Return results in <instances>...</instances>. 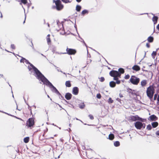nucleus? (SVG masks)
Returning <instances> with one entry per match:
<instances>
[{"instance_id":"nucleus-1","label":"nucleus","mask_w":159,"mask_h":159,"mask_svg":"<svg viewBox=\"0 0 159 159\" xmlns=\"http://www.w3.org/2000/svg\"><path fill=\"white\" fill-rule=\"evenodd\" d=\"M30 66L32 67V69H33L34 71V73L35 74V76L37 79L41 80L46 85L48 86L50 88H52L53 89L55 90L56 93H59V91L56 88L44 77L36 67L31 64H30ZM29 69L30 70H31L32 68H29Z\"/></svg>"},{"instance_id":"nucleus-2","label":"nucleus","mask_w":159,"mask_h":159,"mask_svg":"<svg viewBox=\"0 0 159 159\" xmlns=\"http://www.w3.org/2000/svg\"><path fill=\"white\" fill-rule=\"evenodd\" d=\"M53 2L55 5L53 6V8L58 11L62 10L64 8V5L60 0H53Z\"/></svg>"},{"instance_id":"nucleus-3","label":"nucleus","mask_w":159,"mask_h":159,"mask_svg":"<svg viewBox=\"0 0 159 159\" xmlns=\"http://www.w3.org/2000/svg\"><path fill=\"white\" fill-rule=\"evenodd\" d=\"M154 93L155 89L153 85H150L147 88L146 91L147 95L150 100L152 98Z\"/></svg>"},{"instance_id":"nucleus-4","label":"nucleus","mask_w":159,"mask_h":159,"mask_svg":"<svg viewBox=\"0 0 159 159\" xmlns=\"http://www.w3.org/2000/svg\"><path fill=\"white\" fill-rule=\"evenodd\" d=\"M35 118L34 117L29 118L26 121V126L28 128H30L31 129L33 127L35 124Z\"/></svg>"},{"instance_id":"nucleus-5","label":"nucleus","mask_w":159,"mask_h":159,"mask_svg":"<svg viewBox=\"0 0 159 159\" xmlns=\"http://www.w3.org/2000/svg\"><path fill=\"white\" fill-rule=\"evenodd\" d=\"M140 80V79L135 75L131 76L129 79L130 82L134 85H137L139 83Z\"/></svg>"},{"instance_id":"nucleus-6","label":"nucleus","mask_w":159,"mask_h":159,"mask_svg":"<svg viewBox=\"0 0 159 159\" xmlns=\"http://www.w3.org/2000/svg\"><path fill=\"white\" fill-rule=\"evenodd\" d=\"M109 75L111 77H113L114 80H117V78H121L118 71L116 70H112L111 71L109 72Z\"/></svg>"},{"instance_id":"nucleus-7","label":"nucleus","mask_w":159,"mask_h":159,"mask_svg":"<svg viewBox=\"0 0 159 159\" xmlns=\"http://www.w3.org/2000/svg\"><path fill=\"white\" fill-rule=\"evenodd\" d=\"M135 128L138 129H141L142 128L144 129L145 127V124L141 122L137 121L134 123Z\"/></svg>"},{"instance_id":"nucleus-8","label":"nucleus","mask_w":159,"mask_h":159,"mask_svg":"<svg viewBox=\"0 0 159 159\" xmlns=\"http://www.w3.org/2000/svg\"><path fill=\"white\" fill-rule=\"evenodd\" d=\"M129 120L132 121H135L136 120L143 121L142 119L138 115H137L135 116H130L129 117Z\"/></svg>"},{"instance_id":"nucleus-9","label":"nucleus","mask_w":159,"mask_h":159,"mask_svg":"<svg viewBox=\"0 0 159 159\" xmlns=\"http://www.w3.org/2000/svg\"><path fill=\"white\" fill-rule=\"evenodd\" d=\"M66 52L65 53H67L69 55H75L76 52V50L68 48L66 49Z\"/></svg>"},{"instance_id":"nucleus-10","label":"nucleus","mask_w":159,"mask_h":159,"mask_svg":"<svg viewBox=\"0 0 159 159\" xmlns=\"http://www.w3.org/2000/svg\"><path fill=\"white\" fill-rule=\"evenodd\" d=\"M127 92L129 93L130 95H131L133 96L137 95V93L135 90L129 88L127 89Z\"/></svg>"},{"instance_id":"nucleus-11","label":"nucleus","mask_w":159,"mask_h":159,"mask_svg":"<svg viewBox=\"0 0 159 159\" xmlns=\"http://www.w3.org/2000/svg\"><path fill=\"white\" fill-rule=\"evenodd\" d=\"M93 152L92 151H88L86 152L87 157L89 158H92L93 157Z\"/></svg>"},{"instance_id":"nucleus-12","label":"nucleus","mask_w":159,"mask_h":159,"mask_svg":"<svg viewBox=\"0 0 159 159\" xmlns=\"http://www.w3.org/2000/svg\"><path fill=\"white\" fill-rule=\"evenodd\" d=\"M148 120L151 121H156L158 120V117L154 115H152L149 116Z\"/></svg>"},{"instance_id":"nucleus-13","label":"nucleus","mask_w":159,"mask_h":159,"mask_svg":"<svg viewBox=\"0 0 159 159\" xmlns=\"http://www.w3.org/2000/svg\"><path fill=\"white\" fill-rule=\"evenodd\" d=\"M79 93V89L77 87H74L72 90V93L75 95H77Z\"/></svg>"},{"instance_id":"nucleus-14","label":"nucleus","mask_w":159,"mask_h":159,"mask_svg":"<svg viewBox=\"0 0 159 159\" xmlns=\"http://www.w3.org/2000/svg\"><path fill=\"white\" fill-rule=\"evenodd\" d=\"M72 95L70 93H66L65 95V98L67 100H69L71 98Z\"/></svg>"},{"instance_id":"nucleus-15","label":"nucleus","mask_w":159,"mask_h":159,"mask_svg":"<svg viewBox=\"0 0 159 159\" xmlns=\"http://www.w3.org/2000/svg\"><path fill=\"white\" fill-rule=\"evenodd\" d=\"M132 69L136 71H139L140 70V67L137 65H135L132 67Z\"/></svg>"},{"instance_id":"nucleus-16","label":"nucleus","mask_w":159,"mask_h":159,"mask_svg":"<svg viewBox=\"0 0 159 159\" xmlns=\"http://www.w3.org/2000/svg\"><path fill=\"white\" fill-rule=\"evenodd\" d=\"M147 83V80H144L141 82V85L142 87H144L146 86Z\"/></svg>"},{"instance_id":"nucleus-17","label":"nucleus","mask_w":159,"mask_h":159,"mask_svg":"<svg viewBox=\"0 0 159 159\" xmlns=\"http://www.w3.org/2000/svg\"><path fill=\"white\" fill-rule=\"evenodd\" d=\"M109 85L110 87L114 88L116 86V83L113 81H111L110 82Z\"/></svg>"},{"instance_id":"nucleus-18","label":"nucleus","mask_w":159,"mask_h":159,"mask_svg":"<svg viewBox=\"0 0 159 159\" xmlns=\"http://www.w3.org/2000/svg\"><path fill=\"white\" fill-rule=\"evenodd\" d=\"M158 18L157 16H154L152 18V21L154 22V24H156Z\"/></svg>"},{"instance_id":"nucleus-19","label":"nucleus","mask_w":159,"mask_h":159,"mask_svg":"<svg viewBox=\"0 0 159 159\" xmlns=\"http://www.w3.org/2000/svg\"><path fill=\"white\" fill-rule=\"evenodd\" d=\"M151 125L153 128H155L158 126V123L157 122H152Z\"/></svg>"},{"instance_id":"nucleus-20","label":"nucleus","mask_w":159,"mask_h":159,"mask_svg":"<svg viewBox=\"0 0 159 159\" xmlns=\"http://www.w3.org/2000/svg\"><path fill=\"white\" fill-rule=\"evenodd\" d=\"M115 138L114 135L112 134H110L108 136V138L109 140H112Z\"/></svg>"},{"instance_id":"nucleus-21","label":"nucleus","mask_w":159,"mask_h":159,"mask_svg":"<svg viewBox=\"0 0 159 159\" xmlns=\"http://www.w3.org/2000/svg\"><path fill=\"white\" fill-rule=\"evenodd\" d=\"M118 72L121 77V74H124L125 72L124 70L122 68H120L118 69Z\"/></svg>"},{"instance_id":"nucleus-22","label":"nucleus","mask_w":159,"mask_h":159,"mask_svg":"<svg viewBox=\"0 0 159 159\" xmlns=\"http://www.w3.org/2000/svg\"><path fill=\"white\" fill-rule=\"evenodd\" d=\"M50 35L49 34H48L47 35L46 38L47 42L48 44H50L51 42V39L50 38Z\"/></svg>"},{"instance_id":"nucleus-23","label":"nucleus","mask_w":159,"mask_h":159,"mask_svg":"<svg viewBox=\"0 0 159 159\" xmlns=\"http://www.w3.org/2000/svg\"><path fill=\"white\" fill-rule=\"evenodd\" d=\"M65 85L66 87H70L71 86V84L70 81H67L66 82Z\"/></svg>"},{"instance_id":"nucleus-24","label":"nucleus","mask_w":159,"mask_h":159,"mask_svg":"<svg viewBox=\"0 0 159 159\" xmlns=\"http://www.w3.org/2000/svg\"><path fill=\"white\" fill-rule=\"evenodd\" d=\"M148 40L149 43H152L153 41V38L152 37L149 36L148 38Z\"/></svg>"},{"instance_id":"nucleus-25","label":"nucleus","mask_w":159,"mask_h":159,"mask_svg":"<svg viewBox=\"0 0 159 159\" xmlns=\"http://www.w3.org/2000/svg\"><path fill=\"white\" fill-rule=\"evenodd\" d=\"M79 107L81 109H84L85 107V105L84 103H82L79 104Z\"/></svg>"},{"instance_id":"nucleus-26","label":"nucleus","mask_w":159,"mask_h":159,"mask_svg":"<svg viewBox=\"0 0 159 159\" xmlns=\"http://www.w3.org/2000/svg\"><path fill=\"white\" fill-rule=\"evenodd\" d=\"M29 140L30 138L29 137H26L24 139V141L25 143H27L29 142Z\"/></svg>"},{"instance_id":"nucleus-27","label":"nucleus","mask_w":159,"mask_h":159,"mask_svg":"<svg viewBox=\"0 0 159 159\" xmlns=\"http://www.w3.org/2000/svg\"><path fill=\"white\" fill-rule=\"evenodd\" d=\"M114 145L115 146L118 147L120 145V143L118 141H116L114 142Z\"/></svg>"},{"instance_id":"nucleus-28","label":"nucleus","mask_w":159,"mask_h":159,"mask_svg":"<svg viewBox=\"0 0 159 159\" xmlns=\"http://www.w3.org/2000/svg\"><path fill=\"white\" fill-rule=\"evenodd\" d=\"M81 9V7L80 5H77L76 8V10L77 11H80Z\"/></svg>"},{"instance_id":"nucleus-29","label":"nucleus","mask_w":159,"mask_h":159,"mask_svg":"<svg viewBox=\"0 0 159 159\" xmlns=\"http://www.w3.org/2000/svg\"><path fill=\"white\" fill-rule=\"evenodd\" d=\"M108 102L109 104L112 103L113 102V100L111 98H110L108 100Z\"/></svg>"},{"instance_id":"nucleus-30","label":"nucleus","mask_w":159,"mask_h":159,"mask_svg":"<svg viewBox=\"0 0 159 159\" xmlns=\"http://www.w3.org/2000/svg\"><path fill=\"white\" fill-rule=\"evenodd\" d=\"M152 127L150 124L148 125L147 127V129L149 130H151L152 129Z\"/></svg>"},{"instance_id":"nucleus-31","label":"nucleus","mask_w":159,"mask_h":159,"mask_svg":"<svg viewBox=\"0 0 159 159\" xmlns=\"http://www.w3.org/2000/svg\"><path fill=\"white\" fill-rule=\"evenodd\" d=\"M62 1L65 3H70L71 2L70 0H61Z\"/></svg>"},{"instance_id":"nucleus-32","label":"nucleus","mask_w":159,"mask_h":159,"mask_svg":"<svg viewBox=\"0 0 159 159\" xmlns=\"http://www.w3.org/2000/svg\"><path fill=\"white\" fill-rule=\"evenodd\" d=\"M88 11L87 10H84L82 11L81 14L83 15H84L85 14L88 13Z\"/></svg>"},{"instance_id":"nucleus-33","label":"nucleus","mask_w":159,"mask_h":159,"mask_svg":"<svg viewBox=\"0 0 159 159\" xmlns=\"http://www.w3.org/2000/svg\"><path fill=\"white\" fill-rule=\"evenodd\" d=\"M21 3H23L24 4H26L27 2V0H20Z\"/></svg>"},{"instance_id":"nucleus-34","label":"nucleus","mask_w":159,"mask_h":159,"mask_svg":"<svg viewBox=\"0 0 159 159\" xmlns=\"http://www.w3.org/2000/svg\"><path fill=\"white\" fill-rule=\"evenodd\" d=\"M100 81L101 82H103L105 80V78L103 77H102L99 78Z\"/></svg>"},{"instance_id":"nucleus-35","label":"nucleus","mask_w":159,"mask_h":159,"mask_svg":"<svg viewBox=\"0 0 159 159\" xmlns=\"http://www.w3.org/2000/svg\"><path fill=\"white\" fill-rule=\"evenodd\" d=\"M129 78H130V75L129 74L125 75L124 77V78L126 80L129 79Z\"/></svg>"},{"instance_id":"nucleus-36","label":"nucleus","mask_w":159,"mask_h":159,"mask_svg":"<svg viewBox=\"0 0 159 159\" xmlns=\"http://www.w3.org/2000/svg\"><path fill=\"white\" fill-rule=\"evenodd\" d=\"M116 80V84H119L120 83V80H118V78H117V80Z\"/></svg>"},{"instance_id":"nucleus-37","label":"nucleus","mask_w":159,"mask_h":159,"mask_svg":"<svg viewBox=\"0 0 159 159\" xmlns=\"http://www.w3.org/2000/svg\"><path fill=\"white\" fill-rule=\"evenodd\" d=\"M97 97L98 99H100L101 98V95L100 93L97 94L96 96Z\"/></svg>"},{"instance_id":"nucleus-38","label":"nucleus","mask_w":159,"mask_h":159,"mask_svg":"<svg viewBox=\"0 0 159 159\" xmlns=\"http://www.w3.org/2000/svg\"><path fill=\"white\" fill-rule=\"evenodd\" d=\"M89 117L90 119L91 120H93L94 119V117L93 115L90 114L89 115Z\"/></svg>"},{"instance_id":"nucleus-39","label":"nucleus","mask_w":159,"mask_h":159,"mask_svg":"<svg viewBox=\"0 0 159 159\" xmlns=\"http://www.w3.org/2000/svg\"><path fill=\"white\" fill-rule=\"evenodd\" d=\"M157 97V94H155L154 95V100H156Z\"/></svg>"},{"instance_id":"nucleus-40","label":"nucleus","mask_w":159,"mask_h":159,"mask_svg":"<svg viewBox=\"0 0 159 159\" xmlns=\"http://www.w3.org/2000/svg\"><path fill=\"white\" fill-rule=\"evenodd\" d=\"M11 48L12 49H15V45L14 44H11Z\"/></svg>"},{"instance_id":"nucleus-41","label":"nucleus","mask_w":159,"mask_h":159,"mask_svg":"<svg viewBox=\"0 0 159 159\" xmlns=\"http://www.w3.org/2000/svg\"><path fill=\"white\" fill-rule=\"evenodd\" d=\"M25 60H26V59L25 58H23L20 60V62H24V61Z\"/></svg>"},{"instance_id":"nucleus-42","label":"nucleus","mask_w":159,"mask_h":159,"mask_svg":"<svg viewBox=\"0 0 159 159\" xmlns=\"http://www.w3.org/2000/svg\"><path fill=\"white\" fill-rule=\"evenodd\" d=\"M156 134L157 136H159V130L156 132Z\"/></svg>"},{"instance_id":"nucleus-43","label":"nucleus","mask_w":159,"mask_h":159,"mask_svg":"<svg viewBox=\"0 0 159 159\" xmlns=\"http://www.w3.org/2000/svg\"><path fill=\"white\" fill-rule=\"evenodd\" d=\"M146 46L148 48H149L150 47V44L148 43H147L146 44Z\"/></svg>"},{"instance_id":"nucleus-44","label":"nucleus","mask_w":159,"mask_h":159,"mask_svg":"<svg viewBox=\"0 0 159 159\" xmlns=\"http://www.w3.org/2000/svg\"><path fill=\"white\" fill-rule=\"evenodd\" d=\"M28 108L30 110L31 114H32V111L31 109V107H29Z\"/></svg>"},{"instance_id":"nucleus-45","label":"nucleus","mask_w":159,"mask_h":159,"mask_svg":"<svg viewBox=\"0 0 159 159\" xmlns=\"http://www.w3.org/2000/svg\"><path fill=\"white\" fill-rule=\"evenodd\" d=\"M156 55V52L153 51L152 53V55Z\"/></svg>"},{"instance_id":"nucleus-46","label":"nucleus","mask_w":159,"mask_h":159,"mask_svg":"<svg viewBox=\"0 0 159 159\" xmlns=\"http://www.w3.org/2000/svg\"><path fill=\"white\" fill-rule=\"evenodd\" d=\"M91 61V60L90 59L89 60V59H88V61H87V62L88 63H90Z\"/></svg>"},{"instance_id":"nucleus-47","label":"nucleus","mask_w":159,"mask_h":159,"mask_svg":"<svg viewBox=\"0 0 159 159\" xmlns=\"http://www.w3.org/2000/svg\"><path fill=\"white\" fill-rule=\"evenodd\" d=\"M157 29L159 30V24H158L157 26Z\"/></svg>"},{"instance_id":"nucleus-48","label":"nucleus","mask_w":159,"mask_h":159,"mask_svg":"<svg viewBox=\"0 0 159 159\" xmlns=\"http://www.w3.org/2000/svg\"><path fill=\"white\" fill-rule=\"evenodd\" d=\"M119 96L121 98L123 97V96L120 93L119 94Z\"/></svg>"},{"instance_id":"nucleus-49","label":"nucleus","mask_w":159,"mask_h":159,"mask_svg":"<svg viewBox=\"0 0 159 159\" xmlns=\"http://www.w3.org/2000/svg\"><path fill=\"white\" fill-rule=\"evenodd\" d=\"M0 17L1 18H2V15L1 12H0Z\"/></svg>"},{"instance_id":"nucleus-50","label":"nucleus","mask_w":159,"mask_h":159,"mask_svg":"<svg viewBox=\"0 0 159 159\" xmlns=\"http://www.w3.org/2000/svg\"><path fill=\"white\" fill-rule=\"evenodd\" d=\"M157 101L159 102V95H158V98H157Z\"/></svg>"},{"instance_id":"nucleus-51","label":"nucleus","mask_w":159,"mask_h":159,"mask_svg":"<svg viewBox=\"0 0 159 159\" xmlns=\"http://www.w3.org/2000/svg\"><path fill=\"white\" fill-rule=\"evenodd\" d=\"M82 0H76V1L78 2H80Z\"/></svg>"},{"instance_id":"nucleus-52","label":"nucleus","mask_w":159,"mask_h":159,"mask_svg":"<svg viewBox=\"0 0 159 159\" xmlns=\"http://www.w3.org/2000/svg\"><path fill=\"white\" fill-rule=\"evenodd\" d=\"M44 135H45V133H44L43 134V137H44Z\"/></svg>"},{"instance_id":"nucleus-53","label":"nucleus","mask_w":159,"mask_h":159,"mask_svg":"<svg viewBox=\"0 0 159 159\" xmlns=\"http://www.w3.org/2000/svg\"><path fill=\"white\" fill-rule=\"evenodd\" d=\"M25 20H24V23L25 22Z\"/></svg>"},{"instance_id":"nucleus-54","label":"nucleus","mask_w":159,"mask_h":159,"mask_svg":"<svg viewBox=\"0 0 159 159\" xmlns=\"http://www.w3.org/2000/svg\"><path fill=\"white\" fill-rule=\"evenodd\" d=\"M48 26H49V24H48Z\"/></svg>"},{"instance_id":"nucleus-55","label":"nucleus","mask_w":159,"mask_h":159,"mask_svg":"<svg viewBox=\"0 0 159 159\" xmlns=\"http://www.w3.org/2000/svg\"><path fill=\"white\" fill-rule=\"evenodd\" d=\"M8 84H9V85L10 86V85L9 84V83H8Z\"/></svg>"}]
</instances>
